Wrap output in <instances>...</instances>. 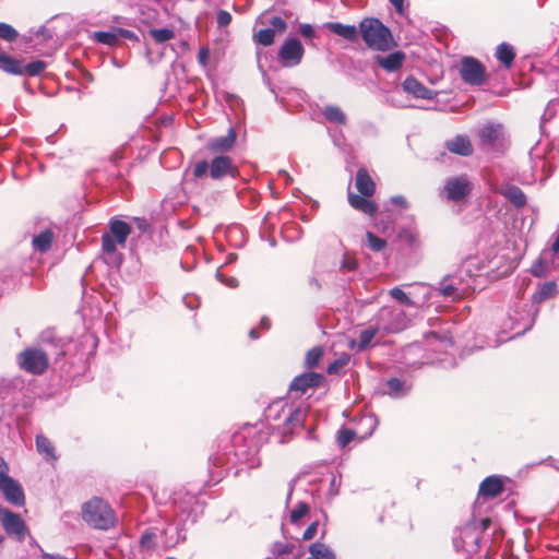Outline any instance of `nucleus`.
Returning a JSON list of instances; mask_svg holds the SVG:
<instances>
[{
	"instance_id": "1",
	"label": "nucleus",
	"mask_w": 559,
	"mask_h": 559,
	"mask_svg": "<svg viewBox=\"0 0 559 559\" xmlns=\"http://www.w3.org/2000/svg\"><path fill=\"white\" fill-rule=\"evenodd\" d=\"M359 33L367 47L372 50L388 51L394 46L391 31L378 19H364L359 23Z\"/></svg>"
},
{
	"instance_id": "2",
	"label": "nucleus",
	"mask_w": 559,
	"mask_h": 559,
	"mask_svg": "<svg viewBox=\"0 0 559 559\" xmlns=\"http://www.w3.org/2000/svg\"><path fill=\"white\" fill-rule=\"evenodd\" d=\"M355 187L360 195L349 192V204L355 210H358L368 215H373L377 212L378 206L373 201L369 200V198L374 193L376 185L366 168H359L357 170Z\"/></svg>"
},
{
	"instance_id": "3",
	"label": "nucleus",
	"mask_w": 559,
	"mask_h": 559,
	"mask_svg": "<svg viewBox=\"0 0 559 559\" xmlns=\"http://www.w3.org/2000/svg\"><path fill=\"white\" fill-rule=\"evenodd\" d=\"M207 173L213 180H221L225 177L236 178L238 176V169L233 159L226 155L216 156L210 163L206 160L198 162L193 167L195 178H202Z\"/></svg>"
},
{
	"instance_id": "4",
	"label": "nucleus",
	"mask_w": 559,
	"mask_h": 559,
	"mask_svg": "<svg viewBox=\"0 0 559 559\" xmlns=\"http://www.w3.org/2000/svg\"><path fill=\"white\" fill-rule=\"evenodd\" d=\"M84 521L98 530H108L114 526L116 516L110 506L102 499L95 498L83 506Z\"/></svg>"
},
{
	"instance_id": "5",
	"label": "nucleus",
	"mask_w": 559,
	"mask_h": 559,
	"mask_svg": "<svg viewBox=\"0 0 559 559\" xmlns=\"http://www.w3.org/2000/svg\"><path fill=\"white\" fill-rule=\"evenodd\" d=\"M378 328L388 333L403 331L408 325L406 309L395 306H384L377 316Z\"/></svg>"
},
{
	"instance_id": "6",
	"label": "nucleus",
	"mask_w": 559,
	"mask_h": 559,
	"mask_svg": "<svg viewBox=\"0 0 559 559\" xmlns=\"http://www.w3.org/2000/svg\"><path fill=\"white\" fill-rule=\"evenodd\" d=\"M131 234V227L123 221L112 219L109 231L102 237V247L106 253H115L119 247L123 248Z\"/></svg>"
},
{
	"instance_id": "7",
	"label": "nucleus",
	"mask_w": 559,
	"mask_h": 559,
	"mask_svg": "<svg viewBox=\"0 0 559 559\" xmlns=\"http://www.w3.org/2000/svg\"><path fill=\"white\" fill-rule=\"evenodd\" d=\"M17 364L32 374H41L48 367V356L41 349L27 348L19 354Z\"/></svg>"
},
{
	"instance_id": "8",
	"label": "nucleus",
	"mask_w": 559,
	"mask_h": 559,
	"mask_svg": "<svg viewBox=\"0 0 559 559\" xmlns=\"http://www.w3.org/2000/svg\"><path fill=\"white\" fill-rule=\"evenodd\" d=\"M480 145L484 150L501 146L506 140V131L501 123L489 121L477 131Z\"/></svg>"
},
{
	"instance_id": "9",
	"label": "nucleus",
	"mask_w": 559,
	"mask_h": 559,
	"mask_svg": "<svg viewBox=\"0 0 559 559\" xmlns=\"http://www.w3.org/2000/svg\"><path fill=\"white\" fill-rule=\"evenodd\" d=\"M305 49L299 39L287 38L278 50V59L283 67L290 68L298 66L304 57Z\"/></svg>"
},
{
	"instance_id": "10",
	"label": "nucleus",
	"mask_w": 559,
	"mask_h": 559,
	"mask_svg": "<svg viewBox=\"0 0 559 559\" xmlns=\"http://www.w3.org/2000/svg\"><path fill=\"white\" fill-rule=\"evenodd\" d=\"M2 526L9 536L23 542L28 535V528L22 518L8 509L1 508L0 512Z\"/></svg>"
},
{
	"instance_id": "11",
	"label": "nucleus",
	"mask_w": 559,
	"mask_h": 559,
	"mask_svg": "<svg viewBox=\"0 0 559 559\" xmlns=\"http://www.w3.org/2000/svg\"><path fill=\"white\" fill-rule=\"evenodd\" d=\"M460 74L464 82L480 85L484 82L485 68L478 60L465 57L460 64Z\"/></svg>"
},
{
	"instance_id": "12",
	"label": "nucleus",
	"mask_w": 559,
	"mask_h": 559,
	"mask_svg": "<svg viewBox=\"0 0 559 559\" xmlns=\"http://www.w3.org/2000/svg\"><path fill=\"white\" fill-rule=\"evenodd\" d=\"M472 182L466 175L449 178L444 183L447 198L452 201H460L472 191Z\"/></svg>"
},
{
	"instance_id": "13",
	"label": "nucleus",
	"mask_w": 559,
	"mask_h": 559,
	"mask_svg": "<svg viewBox=\"0 0 559 559\" xmlns=\"http://www.w3.org/2000/svg\"><path fill=\"white\" fill-rule=\"evenodd\" d=\"M289 403L287 400L273 401L264 411V417L269 424L276 429L283 430L285 424V415Z\"/></svg>"
},
{
	"instance_id": "14",
	"label": "nucleus",
	"mask_w": 559,
	"mask_h": 559,
	"mask_svg": "<svg viewBox=\"0 0 559 559\" xmlns=\"http://www.w3.org/2000/svg\"><path fill=\"white\" fill-rule=\"evenodd\" d=\"M0 491L7 501L15 506H23L25 501L22 487L13 478L5 476L0 479Z\"/></svg>"
},
{
	"instance_id": "15",
	"label": "nucleus",
	"mask_w": 559,
	"mask_h": 559,
	"mask_svg": "<svg viewBox=\"0 0 559 559\" xmlns=\"http://www.w3.org/2000/svg\"><path fill=\"white\" fill-rule=\"evenodd\" d=\"M284 415L285 424L282 432L286 435L288 432H293L296 428L302 427L307 416V409L302 407H295L293 404H289L288 409Z\"/></svg>"
},
{
	"instance_id": "16",
	"label": "nucleus",
	"mask_w": 559,
	"mask_h": 559,
	"mask_svg": "<svg viewBox=\"0 0 559 559\" xmlns=\"http://www.w3.org/2000/svg\"><path fill=\"white\" fill-rule=\"evenodd\" d=\"M323 377L317 372H305L297 376L290 383V391L306 393L309 389L318 386Z\"/></svg>"
},
{
	"instance_id": "17",
	"label": "nucleus",
	"mask_w": 559,
	"mask_h": 559,
	"mask_svg": "<svg viewBox=\"0 0 559 559\" xmlns=\"http://www.w3.org/2000/svg\"><path fill=\"white\" fill-rule=\"evenodd\" d=\"M402 87L407 94L419 99H432L436 95L432 90L426 87L414 76H407L404 80Z\"/></svg>"
},
{
	"instance_id": "18",
	"label": "nucleus",
	"mask_w": 559,
	"mask_h": 559,
	"mask_svg": "<svg viewBox=\"0 0 559 559\" xmlns=\"http://www.w3.org/2000/svg\"><path fill=\"white\" fill-rule=\"evenodd\" d=\"M503 491L502 479L498 476H488L479 485L478 498L492 499Z\"/></svg>"
},
{
	"instance_id": "19",
	"label": "nucleus",
	"mask_w": 559,
	"mask_h": 559,
	"mask_svg": "<svg viewBox=\"0 0 559 559\" xmlns=\"http://www.w3.org/2000/svg\"><path fill=\"white\" fill-rule=\"evenodd\" d=\"M497 192L503 195L518 209H521L526 204V197L524 192L516 186L504 183L497 189Z\"/></svg>"
},
{
	"instance_id": "20",
	"label": "nucleus",
	"mask_w": 559,
	"mask_h": 559,
	"mask_svg": "<svg viewBox=\"0 0 559 559\" xmlns=\"http://www.w3.org/2000/svg\"><path fill=\"white\" fill-rule=\"evenodd\" d=\"M374 60L385 71L394 72L402 68L405 61V53L402 51H394L388 56L378 55Z\"/></svg>"
},
{
	"instance_id": "21",
	"label": "nucleus",
	"mask_w": 559,
	"mask_h": 559,
	"mask_svg": "<svg viewBox=\"0 0 559 559\" xmlns=\"http://www.w3.org/2000/svg\"><path fill=\"white\" fill-rule=\"evenodd\" d=\"M445 147L454 154L469 156L473 153V145L466 135H456L445 142Z\"/></svg>"
},
{
	"instance_id": "22",
	"label": "nucleus",
	"mask_w": 559,
	"mask_h": 559,
	"mask_svg": "<svg viewBox=\"0 0 559 559\" xmlns=\"http://www.w3.org/2000/svg\"><path fill=\"white\" fill-rule=\"evenodd\" d=\"M235 142L236 132L234 129H229L226 135L212 139L207 146L212 152H227L234 146Z\"/></svg>"
},
{
	"instance_id": "23",
	"label": "nucleus",
	"mask_w": 559,
	"mask_h": 559,
	"mask_svg": "<svg viewBox=\"0 0 559 559\" xmlns=\"http://www.w3.org/2000/svg\"><path fill=\"white\" fill-rule=\"evenodd\" d=\"M0 70L13 75H23L24 64L21 60L0 50Z\"/></svg>"
},
{
	"instance_id": "24",
	"label": "nucleus",
	"mask_w": 559,
	"mask_h": 559,
	"mask_svg": "<svg viewBox=\"0 0 559 559\" xmlns=\"http://www.w3.org/2000/svg\"><path fill=\"white\" fill-rule=\"evenodd\" d=\"M326 27L333 34H336L349 41H356L358 38V29L355 25H344L338 22H331L326 24Z\"/></svg>"
},
{
	"instance_id": "25",
	"label": "nucleus",
	"mask_w": 559,
	"mask_h": 559,
	"mask_svg": "<svg viewBox=\"0 0 559 559\" xmlns=\"http://www.w3.org/2000/svg\"><path fill=\"white\" fill-rule=\"evenodd\" d=\"M381 329L378 328V322H377L376 326L368 328V329L361 331V333L359 335V340L357 342L352 341L350 348L356 349L357 352H362V350L367 349L371 345L376 334Z\"/></svg>"
},
{
	"instance_id": "26",
	"label": "nucleus",
	"mask_w": 559,
	"mask_h": 559,
	"mask_svg": "<svg viewBox=\"0 0 559 559\" xmlns=\"http://www.w3.org/2000/svg\"><path fill=\"white\" fill-rule=\"evenodd\" d=\"M53 239V234L50 229H45L38 235L33 237L32 243L34 250L38 252H46L50 249Z\"/></svg>"
},
{
	"instance_id": "27",
	"label": "nucleus",
	"mask_w": 559,
	"mask_h": 559,
	"mask_svg": "<svg viewBox=\"0 0 559 559\" xmlns=\"http://www.w3.org/2000/svg\"><path fill=\"white\" fill-rule=\"evenodd\" d=\"M322 115L324 116V118L328 121H330L332 123L345 124L347 121V117H346L345 112L338 106H334V105L325 106L322 109Z\"/></svg>"
},
{
	"instance_id": "28",
	"label": "nucleus",
	"mask_w": 559,
	"mask_h": 559,
	"mask_svg": "<svg viewBox=\"0 0 559 559\" xmlns=\"http://www.w3.org/2000/svg\"><path fill=\"white\" fill-rule=\"evenodd\" d=\"M496 57L506 68H510L515 58V52L511 45L502 43L496 49Z\"/></svg>"
},
{
	"instance_id": "29",
	"label": "nucleus",
	"mask_w": 559,
	"mask_h": 559,
	"mask_svg": "<svg viewBox=\"0 0 559 559\" xmlns=\"http://www.w3.org/2000/svg\"><path fill=\"white\" fill-rule=\"evenodd\" d=\"M388 394L392 397H402L406 395L411 389V386L405 382L397 378H391L386 382Z\"/></svg>"
},
{
	"instance_id": "30",
	"label": "nucleus",
	"mask_w": 559,
	"mask_h": 559,
	"mask_svg": "<svg viewBox=\"0 0 559 559\" xmlns=\"http://www.w3.org/2000/svg\"><path fill=\"white\" fill-rule=\"evenodd\" d=\"M558 293L555 282H546L540 285L538 292L533 296L534 301L542 302L546 299L554 298Z\"/></svg>"
},
{
	"instance_id": "31",
	"label": "nucleus",
	"mask_w": 559,
	"mask_h": 559,
	"mask_svg": "<svg viewBox=\"0 0 559 559\" xmlns=\"http://www.w3.org/2000/svg\"><path fill=\"white\" fill-rule=\"evenodd\" d=\"M389 295L401 305L400 307L406 309V311L416 308L415 302L400 287L390 289Z\"/></svg>"
},
{
	"instance_id": "32",
	"label": "nucleus",
	"mask_w": 559,
	"mask_h": 559,
	"mask_svg": "<svg viewBox=\"0 0 559 559\" xmlns=\"http://www.w3.org/2000/svg\"><path fill=\"white\" fill-rule=\"evenodd\" d=\"M309 552L314 556L316 559H335V554L332 549L322 543H313L309 547Z\"/></svg>"
},
{
	"instance_id": "33",
	"label": "nucleus",
	"mask_w": 559,
	"mask_h": 559,
	"mask_svg": "<svg viewBox=\"0 0 559 559\" xmlns=\"http://www.w3.org/2000/svg\"><path fill=\"white\" fill-rule=\"evenodd\" d=\"M93 38L95 41L107 46H115L119 41L117 28L109 32H95Z\"/></svg>"
},
{
	"instance_id": "34",
	"label": "nucleus",
	"mask_w": 559,
	"mask_h": 559,
	"mask_svg": "<svg viewBox=\"0 0 559 559\" xmlns=\"http://www.w3.org/2000/svg\"><path fill=\"white\" fill-rule=\"evenodd\" d=\"M148 34L154 38L157 44L166 43L175 38V32L170 28H151Z\"/></svg>"
},
{
	"instance_id": "35",
	"label": "nucleus",
	"mask_w": 559,
	"mask_h": 559,
	"mask_svg": "<svg viewBox=\"0 0 559 559\" xmlns=\"http://www.w3.org/2000/svg\"><path fill=\"white\" fill-rule=\"evenodd\" d=\"M36 447L39 453L46 455L48 459H53V447L51 442L44 436H37Z\"/></svg>"
},
{
	"instance_id": "36",
	"label": "nucleus",
	"mask_w": 559,
	"mask_h": 559,
	"mask_svg": "<svg viewBox=\"0 0 559 559\" xmlns=\"http://www.w3.org/2000/svg\"><path fill=\"white\" fill-rule=\"evenodd\" d=\"M275 29L264 28L254 34V39L262 46H270L274 43Z\"/></svg>"
},
{
	"instance_id": "37",
	"label": "nucleus",
	"mask_w": 559,
	"mask_h": 559,
	"mask_svg": "<svg viewBox=\"0 0 559 559\" xmlns=\"http://www.w3.org/2000/svg\"><path fill=\"white\" fill-rule=\"evenodd\" d=\"M19 37L17 31L10 24L0 22V38L9 43L14 41Z\"/></svg>"
},
{
	"instance_id": "38",
	"label": "nucleus",
	"mask_w": 559,
	"mask_h": 559,
	"mask_svg": "<svg viewBox=\"0 0 559 559\" xmlns=\"http://www.w3.org/2000/svg\"><path fill=\"white\" fill-rule=\"evenodd\" d=\"M322 349L320 347L311 348L306 355V365L309 368L317 366L322 357Z\"/></svg>"
},
{
	"instance_id": "39",
	"label": "nucleus",
	"mask_w": 559,
	"mask_h": 559,
	"mask_svg": "<svg viewBox=\"0 0 559 559\" xmlns=\"http://www.w3.org/2000/svg\"><path fill=\"white\" fill-rule=\"evenodd\" d=\"M366 238L369 248L373 251H381L385 247V240L376 236L371 231L367 233Z\"/></svg>"
},
{
	"instance_id": "40",
	"label": "nucleus",
	"mask_w": 559,
	"mask_h": 559,
	"mask_svg": "<svg viewBox=\"0 0 559 559\" xmlns=\"http://www.w3.org/2000/svg\"><path fill=\"white\" fill-rule=\"evenodd\" d=\"M46 68V63L41 60H36L33 62H29L27 64H24V74L28 75H38L41 73Z\"/></svg>"
},
{
	"instance_id": "41",
	"label": "nucleus",
	"mask_w": 559,
	"mask_h": 559,
	"mask_svg": "<svg viewBox=\"0 0 559 559\" xmlns=\"http://www.w3.org/2000/svg\"><path fill=\"white\" fill-rule=\"evenodd\" d=\"M439 292L442 296L451 298L452 300L461 297L457 287L452 284L440 283Z\"/></svg>"
},
{
	"instance_id": "42",
	"label": "nucleus",
	"mask_w": 559,
	"mask_h": 559,
	"mask_svg": "<svg viewBox=\"0 0 559 559\" xmlns=\"http://www.w3.org/2000/svg\"><path fill=\"white\" fill-rule=\"evenodd\" d=\"M308 504L305 502H299L290 513V521L293 523H297L301 518H304L308 513Z\"/></svg>"
},
{
	"instance_id": "43",
	"label": "nucleus",
	"mask_w": 559,
	"mask_h": 559,
	"mask_svg": "<svg viewBox=\"0 0 559 559\" xmlns=\"http://www.w3.org/2000/svg\"><path fill=\"white\" fill-rule=\"evenodd\" d=\"M355 437V432L350 429H341L337 432V442L341 447H346Z\"/></svg>"
},
{
	"instance_id": "44",
	"label": "nucleus",
	"mask_w": 559,
	"mask_h": 559,
	"mask_svg": "<svg viewBox=\"0 0 559 559\" xmlns=\"http://www.w3.org/2000/svg\"><path fill=\"white\" fill-rule=\"evenodd\" d=\"M357 267V261L348 253H344L340 270L343 272H352Z\"/></svg>"
},
{
	"instance_id": "45",
	"label": "nucleus",
	"mask_w": 559,
	"mask_h": 559,
	"mask_svg": "<svg viewBox=\"0 0 559 559\" xmlns=\"http://www.w3.org/2000/svg\"><path fill=\"white\" fill-rule=\"evenodd\" d=\"M271 29H275V33H283L286 31L287 23L280 16H273L270 21Z\"/></svg>"
},
{
	"instance_id": "46",
	"label": "nucleus",
	"mask_w": 559,
	"mask_h": 559,
	"mask_svg": "<svg viewBox=\"0 0 559 559\" xmlns=\"http://www.w3.org/2000/svg\"><path fill=\"white\" fill-rule=\"evenodd\" d=\"M216 21H217V24L219 27L227 26L231 21V15L229 12H227L225 10H221L217 13Z\"/></svg>"
},
{
	"instance_id": "47",
	"label": "nucleus",
	"mask_w": 559,
	"mask_h": 559,
	"mask_svg": "<svg viewBox=\"0 0 559 559\" xmlns=\"http://www.w3.org/2000/svg\"><path fill=\"white\" fill-rule=\"evenodd\" d=\"M317 531H318V522H313L312 524H310L306 531L304 532L302 534V539L304 540H310L312 539L316 534H317Z\"/></svg>"
},
{
	"instance_id": "48",
	"label": "nucleus",
	"mask_w": 559,
	"mask_h": 559,
	"mask_svg": "<svg viewBox=\"0 0 559 559\" xmlns=\"http://www.w3.org/2000/svg\"><path fill=\"white\" fill-rule=\"evenodd\" d=\"M216 277L219 282L224 283L230 288H235L238 286V281L234 277L226 278L219 271L216 273Z\"/></svg>"
},
{
	"instance_id": "49",
	"label": "nucleus",
	"mask_w": 559,
	"mask_h": 559,
	"mask_svg": "<svg viewBox=\"0 0 559 559\" xmlns=\"http://www.w3.org/2000/svg\"><path fill=\"white\" fill-rule=\"evenodd\" d=\"M209 57H210L209 48L207 47H202L199 50V53H198V61H199V63L202 64L203 67H205L207 64Z\"/></svg>"
},
{
	"instance_id": "50",
	"label": "nucleus",
	"mask_w": 559,
	"mask_h": 559,
	"mask_svg": "<svg viewBox=\"0 0 559 559\" xmlns=\"http://www.w3.org/2000/svg\"><path fill=\"white\" fill-rule=\"evenodd\" d=\"M299 33L306 38H312L314 36V29L310 24H301L299 26Z\"/></svg>"
},
{
	"instance_id": "51",
	"label": "nucleus",
	"mask_w": 559,
	"mask_h": 559,
	"mask_svg": "<svg viewBox=\"0 0 559 559\" xmlns=\"http://www.w3.org/2000/svg\"><path fill=\"white\" fill-rule=\"evenodd\" d=\"M532 274L537 277H542L546 274V269L543 262L539 260L532 266Z\"/></svg>"
},
{
	"instance_id": "52",
	"label": "nucleus",
	"mask_w": 559,
	"mask_h": 559,
	"mask_svg": "<svg viewBox=\"0 0 559 559\" xmlns=\"http://www.w3.org/2000/svg\"><path fill=\"white\" fill-rule=\"evenodd\" d=\"M346 361L347 360H343V359H337V360L333 361L328 367V370H326L328 373L329 374L336 373L338 371V369H341L346 364Z\"/></svg>"
},
{
	"instance_id": "53",
	"label": "nucleus",
	"mask_w": 559,
	"mask_h": 559,
	"mask_svg": "<svg viewBox=\"0 0 559 559\" xmlns=\"http://www.w3.org/2000/svg\"><path fill=\"white\" fill-rule=\"evenodd\" d=\"M117 34H118L119 39L126 38V39L138 40L136 35L132 31H129V29L117 28Z\"/></svg>"
},
{
	"instance_id": "54",
	"label": "nucleus",
	"mask_w": 559,
	"mask_h": 559,
	"mask_svg": "<svg viewBox=\"0 0 559 559\" xmlns=\"http://www.w3.org/2000/svg\"><path fill=\"white\" fill-rule=\"evenodd\" d=\"M154 535L152 533H145L142 535L140 544L142 547L151 548L154 546Z\"/></svg>"
},
{
	"instance_id": "55",
	"label": "nucleus",
	"mask_w": 559,
	"mask_h": 559,
	"mask_svg": "<svg viewBox=\"0 0 559 559\" xmlns=\"http://www.w3.org/2000/svg\"><path fill=\"white\" fill-rule=\"evenodd\" d=\"M402 238L411 246L415 247L418 245V237L412 231H406L402 235Z\"/></svg>"
},
{
	"instance_id": "56",
	"label": "nucleus",
	"mask_w": 559,
	"mask_h": 559,
	"mask_svg": "<svg viewBox=\"0 0 559 559\" xmlns=\"http://www.w3.org/2000/svg\"><path fill=\"white\" fill-rule=\"evenodd\" d=\"M391 202L397 206H401L403 209L408 207V203L406 199L403 195H394L391 198Z\"/></svg>"
},
{
	"instance_id": "57",
	"label": "nucleus",
	"mask_w": 559,
	"mask_h": 559,
	"mask_svg": "<svg viewBox=\"0 0 559 559\" xmlns=\"http://www.w3.org/2000/svg\"><path fill=\"white\" fill-rule=\"evenodd\" d=\"M275 551L278 555L290 554L293 551V545H289V544L276 545Z\"/></svg>"
},
{
	"instance_id": "58",
	"label": "nucleus",
	"mask_w": 559,
	"mask_h": 559,
	"mask_svg": "<svg viewBox=\"0 0 559 559\" xmlns=\"http://www.w3.org/2000/svg\"><path fill=\"white\" fill-rule=\"evenodd\" d=\"M390 3L394 7L397 13H403L404 11V0H389Z\"/></svg>"
},
{
	"instance_id": "59",
	"label": "nucleus",
	"mask_w": 559,
	"mask_h": 559,
	"mask_svg": "<svg viewBox=\"0 0 559 559\" xmlns=\"http://www.w3.org/2000/svg\"><path fill=\"white\" fill-rule=\"evenodd\" d=\"M8 472V465L5 461L0 456V479L4 478Z\"/></svg>"
},
{
	"instance_id": "60",
	"label": "nucleus",
	"mask_w": 559,
	"mask_h": 559,
	"mask_svg": "<svg viewBox=\"0 0 559 559\" xmlns=\"http://www.w3.org/2000/svg\"><path fill=\"white\" fill-rule=\"evenodd\" d=\"M40 559H67L66 557H62L60 555H51L48 552H43L40 556Z\"/></svg>"
},
{
	"instance_id": "61",
	"label": "nucleus",
	"mask_w": 559,
	"mask_h": 559,
	"mask_svg": "<svg viewBox=\"0 0 559 559\" xmlns=\"http://www.w3.org/2000/svg\"><path fill=\"white\" fill-rule=\"evenodd\" d=\"M136 223H138V227H139L142 231H145V230L148 228V223H147L145 219L136 218Z\"/></svg>"
},
{
	"instance_id": "62",
	"label": "nucleus",
	"mask_w": 559,
	"mask_h": 559,
	"mask_svg": "<svg viewBox=\"0 0 559 559\" xmlns=\"http://www.w3.org/2000/svg\"><path fill=\"white\" fill-rule=\"evenodd\" d=\"M261 328L269 330L271 326V321L267 317H263L260 322Z\"/></svg>"
},
{
	"instance_id": "63",
	"label": "nucleus",
	"mask_w": 559,
	"mask_h": 559,
	"mask_svg": "<svg viewBox=\"0 0 559 559\" xmlns=\"http://www.w3.org/2000/svg\"><path fill=\"white\" fill-rule=\"evenodd\" d=\"M551 249L554 252L559 253V235L557 236L556 240L554 241Z\"/></svg>"
},
{
	"instance_id": "64",
	"label": "nucleus",
	"mask_w": 559,
	"mask_h": 559,
	"mask_svg": "<svg viewBox=\"0 0 559 559\" xmlns=\"http://www.w3.org/2000/svg\"><path fill=\"white\" fill-rule=\"evenodd\" d=\"M249 336L252 338V340H255L259 337L258 335V332L255 329H251L250 332H249Z\"/></svg>"
}]
</instances>
